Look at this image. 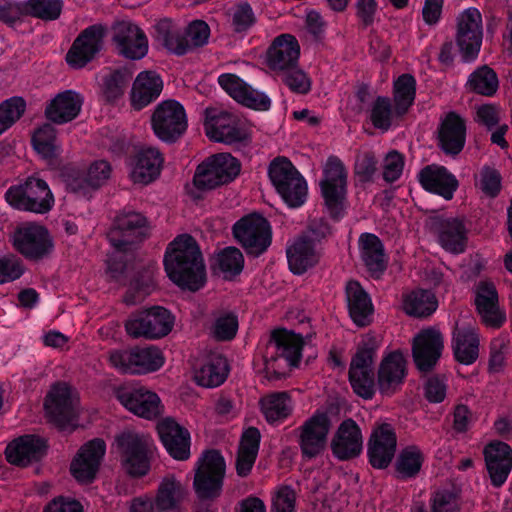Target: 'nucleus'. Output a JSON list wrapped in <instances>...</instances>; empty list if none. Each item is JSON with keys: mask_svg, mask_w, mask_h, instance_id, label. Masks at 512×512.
<instances>
[{"mask_svg": "<svg viewBox=\"0 0 512 512\" xmlns=\"http://www.w3.org/2000/svg\"><path fill=\"white\" fill-rule=\"evenodd\" d=\"M164 267L169 279L182 289L203 287L206 274L198 245L189 235H180L167 247Z\"/></svg>", "mask_w": 512, "mask_h": 512, "instance_id": "obj_1", "label": "nucleus"}, {"mask_svg": "<svg viewBox=\"0 0 512 512\" xmlns=\"http://www.w3.org/2000/svg\"><path fill=\"white\" fill-rule=\"evenodd\" d=\"M303 339L300 335L278 330L273 333L272 340L266 348L263 372L269 379L285 375L283 362L290 367L298 366L302 356Z\"/></svg>", "mask_w": 512, "mask_h": 512, "instance_id": "obj_2", "label": "nucleus"}, {"mask_svg": "<svg viewBox=\"0 0 512 512\" xmlns=\"http://www.w3.org/2000/svg\"><path fill=\"white\" fill-rule=\"evenodd\" d=\"M115 447L123 470L131 476L146 475L150 470L153 443L149 436L133 430H125L115 438Z\"/></svg>", "mask_w": 512, "mask_h": 512, "instance_id": "obj_3", "label": "nucleus"}, {"mask_svg": "<svg viewBox=\"0 0 512 512\" xmlns=\"http://www.w3.org/2000/svg\"><path fill=\"white\" fill-rule=\"evenodd\" d=\"M7 203L21 211L44 214L54 205V196L43 180L35 176L12 185L5 193Z\"/></svg>", "mask_w": 512, "mask_h": 512, "instance_id": "obj_4", "label": "nucleus"}, {"mask_svg": "<svg viewBox=\"0 0 512 512\" xmlns=\"http://www.w3.org/2000/svg\"><path fill=\"white\" fill-rule=\"evenodd\" d=\"M240 169L239 161L231 154H215L198 165L193 183L201 190L214 189L233 181L239 175Z\"/></svg>", "mask_w": 512, "mask_h": 512, "instance_id": "obj_5", "label": "nucleus"}, {"mask_svg": "<svg viewBox=\"0 0 512 512\" xmlns=\"http://www.w3.org/2000/svg\"><path fill=\"white\" fill-rule=\"evenodd\" d=\"M15 250L30 260H41L54 250V239L48 229L34 222L19 225L10 236Z\"/></svg>", "mask_w": 512, "mask_h": 512, "instance_id": "obj_6", "label": "nucleus"}, {"mask_svg": "<svg viewBox=\"0 0 512 512\" xmlns=\"http://www.w3.org/2000/svg\"><path fill=\"white\" fill-rule=\"evenodd\" d=\"M109 363L121 373L147 374L162 368L165 363V357L157 347H137L110 352Z\"/></svg>", "mask_w": 512, "mask_h": 512, "instance_id": "obj_7", "label": "nucleus"}, {"mask_svg": "<svg viewBox=\"0 0 512 512\" xmlns=\"http://www.w3.org/2000/svg\"><path fill=\"white\" fill-rule=\"evenodd\" d=\"M319 186L329 214L338 217L345 208L347 194V171L339 159L330 157L326 161Z\"/></svg>", "mask_w": 512, "mask_h": 512, "instance_id": "obj_8", "label": "nucleus"}, {"mask_svg": "<svg viewBox=\"0 0 512 512\" xmlns=\"http://www.w3.org/2000/svg\"><path fill=\"white\" fill-rule=\"evenodd\" d=\"M233 234L247 254L259 256L271 244L272 231L269 222L260 214L242 217L233 226Z\"/></svg>", "mask_w": 512, "mask_h": 512, "instance_id": "obj_9", "label": "nucleus"}, {"mask_svg": "<svg viewBox=\"0 0 512 512\" xmlns=\"http://www.w3.org/2000/svg\"><path fill=\"white\" fill-rule=\"evenodd\" d=\"M225 461L218 451H205L197 461L194 489L201 499L217 497L222 489Z\"/></svg>", "mask_w": 512, "mask_h": 512, "instance_id": "obj_10", "label": "nucleus"}, {"mask_svg": "<svg viewBox=\"0 0 512 512\" xmlns=\"http://www.w3.org/2000/svg\"><path fill=\"white\" fill-rule=\"evenodd\" d=\"M115 398L130 413L146 420H155L164 412L160 397L153 391L126 384L114 390Z\"/></svg>", "mask_w": 512, "mask_h": 512, "instance_id": "obj_11", "label": "nucleus"}, {"mask_svg": "<svg viewBox=\"0 0 512 512\" xmlns=\"http://www.w3.org/2000/svg\"><path fill=\"white\" fill-rule=\"evenodd\" d=\"M174 316L167 309L154 306L131 316L125 328L135 338L159 339L168 335L174 326Z\"/></svg>", "mask_w": 512, "mask_h": 512, "instance_id": "obj_12", "label": "nucleus"}, {"mask_svg": "<svg viewBox=\"0 0 512 512\" xmlns=\"http://www.w3.org/2000/svg\"><path fill=\"white\" fill-rule=\"evenodd\" d=\"M187 115L182 104L176 100L162 101L152 116V128L163 142L172 143L187 129Z\"/></svg>", "mask_w": 512, "mask_h": 512, "instance_id": "obj_13", "label": "nucleus"}, {"mask_svg": "<svg viewBox=\"0 0 512 512\" xmlns=\"http://www.w3.org/2000/svg\"><path fill=\"white\" fill-rule=\"evenodd\" d=\"M107 446L103 439L94 438L85 442L70 463V473L80 484H91L100 472Z\"/></svg>", "mask_w": 512, "mask_h": 512, "instance_id": "obj_14", "label": "nucleus"}, {"mask_svg": "<svg viewBox=\"0 0 512 512\" xmlns=\"http://www.w3.org/2000/svg\"><path fill=\"white\" fill-rule=\"evenodd\" d=\"M204 128L210 140L226 144L244 141L250 135L245 123L217 109H206Z\"/></svg>", "mask_w": 512, "mask_h": 512, "instance_id": "obj_15", "label": "nucleus"}, {"mask_svg": "<svg viewBox=\"0 0 512 512\" xmlns=\"http://www.w3.org/2000/svg\"><path fill=\"white\" fill-rule=\"evenodd\" d=\"M483 37L482 16L470 7L457 17L456 43L464 61L474 60L481 48Z\"/></svg>", "mask_w": 512, "mask_h": 512, "instance_id": "obj_16", "label": "nucleus"}, {"mask_svg": "<svg viewBox=\"0 0 512 512\" xmlns=\"http://www.w3.org/2000/svg\"><path fill=\"white\" fill-rule=\"evenodd\" d=\"M314 230H310L294 239L287 247L289 269L293 274L301 275L312 268L320 257V239Z\"/></svg>", "mask_w": 512, "mask_h": 512, "instance_id": "obj_17", "label": "nucleus"}, {"mask_svg": "<svg viewBox=\"0 0 512 512\" xmlns=\"http://www.w3.org/2000/svg\"><path fill=\"white\" fill-rule=\"evenodd\" d=\"M45 410L61 428L76 418L79 411L78 393L67 384L54 385L45 400Z\"/></svg>", "mask_w": 512, "mask_h": 512, "instance_id": "obj_18", "label": "nucleus"}, {"mask_svg": "<svg viewBox=\"0 0 512 512\" xmlns=\"http://www.w3.org/2000/svg\"><path fill=\"white\" fill-rule=\"evenodd\" d=\"M374 356V348L365 344L358 348L350 365V384L354 392L364 399H371L375 392Z\"/></svg>", "mask_w": 512, "mask_h": 512, "instance_id": "obj_19", "label": "nucleus"}, {"mask_svg": "<svg viewBox=\"0 0 512 512\" xmlns=\"http://www.w3.org/2000/svg\"><path fill=\"white\" fill-rule=\"evenodd\" d=\"M146 218L137 212H123L115 220L108 232L111 245L117 250H125L127 245L135 244L148 234Z\"/></svg>", "mask_w": 512, "mask_h": 512, "instance_id": "obj_20", "label": "nucleus"}, {"mask_svg": "<svg viewBox=\"0 0 512 512\" xmlns=\"http://www.w3.org/2000/svg\"><path fill=\"white\" fill-rule=\"evenodd\" d=\"M331 427L328 413L317 410L300 428L299 444L302 453L309 458L324 451Z\"/></svg>", "mask_w": 512, "mask_h": 512, "instance_id": "obj_21", "label": "nucleus"}, {"mask_svg": "<svg viewBox=\"0 0 512 512\" xmlns=\"http://www.w3.org/2000/svg\"><path fill=\"white\" fill-rule=\"evenodd\" d=\"M157 433L166 452L177 461H185L191 455V434L175 419L167 417L157 423Z\"/></svg>", "mask_w": 512, "mask_h": 512, "instance_id": "obj_22", "label": "nucleus"}, {"mask_svg": "<svg viewBox=\"0 0 512 512\" xmlns=\"http://www.w3.org/2000/svg\"><path fill=\"white\" fill-rule=\"evenodd\" d=\"M397 448V437L393 427L387 423L376 425L367 445L370 464L376 469H384L392 462Z\"/></svg>", "mask_w": 512, "mask_h": 512, "instance_id": "obj_23", "label": "nucleus"}, {"mask_svg": "<svg viewBox=\"0 0 512 512\" xmlns=\"http://www.w3.org/2000/svg\"><path fill=\"white\" fill-rule=\"evenodd\" d=\"M163 163L164 158L157 148L143 147L128 162L129 179L137 185H148L160 176Z\"/></svg>", "mask_w": 512, "mask_h": 512, "instance_id": "obj_24", "label": "nucleus"}, {"mask_svg": "<svg viewBox=\"0 0 512 512\" xmlns=\"http://www.w3.org/2000/svg\"><path fill=\"white\" fill-rule=\"evenodd\" d=\"M105 30L101 25H93L83 30L74 40L66 55L72 68H82L100 52L103 47Z\"/></svg>", "mask_w": 512, "mask_h": 512, "instance_id": "obj_25", "label": "nucleus"}, {"mask_svg": "<svg viewBox=\"0 0 512 512\" xmlns=\"http://www.w3.org/2000/svg\"><path fill=\"white\" fill-rule=\"evenodd\" d=\"M444 347L443 336L435 328L421 330L413 338L412 354L420 371L431 370L441 357Z\"/></svg>", "mask_w": 512, "mask_h": 512, "instance_id": "obj_26", "label": "nucleus"}, {"mask_svg": "<svg viewBox=\"0 0 512 512\" xmlns=\"http://www.w3.org/2000/svg\"><path fill=\"white\" fill-rule=\"evenodd\" d=\"M113 29V41L121 55L132 60H139L146 56L148 40L136 24L122 21L117 23Z\"/></svg>", "mask_w": 512, "mask_h": 512, "instance_id": "obj_27", "label": "nucleus"}, {"mask_svg": "<svg viewBox=\"0 0 512 512\" xmlns=\"http://www.w3.org/2000/svg\"><path fill=\"white\" fill-rule=\"evenodd\" d=\"M406 359L399 350L384 355L378 369L377 384L380 393L391 396L403 384L406 377Z\"/></svg>", "mask_w": 512, "mask_h": 512, "instance_id": "obj_28", "label": "nucleus"}, {"mask_svg": "<svg viewBox=\"0 0 512 512\" xmlns=\"http://www.w3.org/2000/svg\"><path fill=\"white\" fill-rule=\"evenodd\" d=\"M475 305L486 326L500 327L506 315L499 305L498 293L493 283L480 281L475 287Z\"/></svg>", "mask_w": 512, "mask_h": 512, "instance_id": "obj_29", "label": "nucleus"}, {"mask_svg": "<svg viewBox=\"0 0 512 512\" xmlns=\"http://www.w3.org/2000/svg\"><path fill=\"white\" fill-rule=\"evenodd\" d=\"M331 449L340 460L357 457L363 450V436L360 427L352 419L344 420L338 427Z\"/></svg>", "mask_w": 512, "mask_h": 512, "instance_id": "obj_30", "label": "nucleus"}, {"mask_svg": "<svg viewBox=\"0 0 512 512\" xmlns=\"http://www.w3.org/2000/svg\"><path fill=\"white\" fill-rule=\"evenodd\" d=\"M486 468L494 486H502L512 470V449L500 441L489 443L484 449Z\"/></svg>", "mask_w": 512, "mask_h": 512, "instance_id": "obj_31", "label": "nucleus"}, {"mask_svg": "<svg viewBox=\"0 0 512 512\" xmlns=\"http://www.w3.org/2000/svg\"><path fill=\"white\" fill-rule=\"evenodd\" d=\"M83 97L73 90H65L56 94L47 103L46 118L56 124H64L74 120L80 113Z\"/></svg>", "mask_w": 512, "mask_h": 512, "instance_id": "obj_32", "label": "nucleus"}, {"mask_svg": "<svg viewBox=\"0 0 512 512\" xmlns=\"http://www.w3.org/2000/svg\"><path fill=\"white\" fill-rule=\"evenodd\" d=\"M479 334L470 322L458 324L453 331L452 348L455 359L464 365H471L479 356Z\"/></svg>", "mask_w": 512, "mask_h": 512, "instance_id": "obj_33", "label": "nucleus"}, {"mask_svg": "<svg viewBox=\"0 0 512 512\" xmlns=\"http://www.w3.org/2000/svg\"><path fill=\"white\" fill-rule=\"evenodd\" d=\"M418 179L425 190L440 195L446 200L452 199L458 188L456 177L443 166L425 167L418 174Z\"/></svg>", "mask_w": 512, "mask_h": 512, "instance_id": "obj_34", "label": "nucleus"}, {"mask_svg": "<svg viewBox=\"0 0 512 512\" xmlns=\"http://www.w3.org/2000/svg\"><path fill=\"white\" fill-rule=\"evenodd\" d=\"M45 450L46 443L43 438L36 435H24L9 443L5 454L10 463L25 466L39 460Z\"/></svg>", "mask_w": 512, "mask_h": 512, "instance_id": "obj_35", "label": "nucleus"}, {"mask_svg": "<svg viewBox=\"0 0 512 512\" xmlns=\"http://www.w3.org/2000/svg\"><path fill=\"white\" fill-rule=\"evenodd\" d=\"M300 47L295 37L283 34L277 37L267 53V64L275 71L293 68L299 59Z\"/></svg>", "mask_w": 512, "mask_h": 512, "instance_id": "obj_36", "label": "nucleus"}, {"mask_svg": "<svg viewBox=\"0 0 512 512\" xmlns=\"http://www.w3.org/2000/svg\"><path fill=\"white\" fill-rule=\"evenodd\" d=\"M163 89L161 77L152 71H143L136 77L131 91V104L135 109L143 107L154 101Z\"/></svg>", "mask_w": 512, "mask_h": 512, "instance_id": "obj_37", "label": "nucleus"}, {"mask_svg": "<svg viewBox=\"0 0 512 512\" xmlns=\"http://www.w3.org/2000/svg\"><path fill=\"white\" fill-rule=\"evenodd\" d=\"M187 496V488L173 475L164 477L155 497L157 512H177Z\"/></svg>", "mask_w": 512, "mask_h": 512, "instance_id": "obj_38", "label": "nucleus"}, {"mask_svg": "<svg viewBox=\"0 0 512 512\" xmlns=\"http://www.w3.org/2000/svg\"><path fill=\"white\" fill-rule=\"evenodd\" d=\"M466 127L463 119L449 113L442 121L439 130V143L445 153L457 154L465 144Z\"/></svg>", "mask_w": 512, "mask_h": 512, "instance_id": "obj_39", "label": "nucleus"}, {"mask_svg": "<svg viewBox=\"0 0 512 512\" xmlns=\"http://www.w3.org/2000/svg\"><path fill=\"white\" fill-rule=\"evenodd\" d=\"M346 301L353 322L359 326L366 325L373 313V305L369 295L358 282L350 281L347 283Z\"/></svg>", "mask_w": 512, "mask_h": 512, "instance_id": "obj_40", "label": "nucleus"}, {"mask_svg": "<svg viewBox=\"0 0 512 512\" xmlns=\"http://www.w3.org/2000/svg\"><path fill=\"white\" fill-rule=\"evenodd\" d=\"M228 374L229 366L226 358L213 355L206 358L195 370L194 379L202 387L214 388L223 384Z\"/></svg>", "mask_w": 512, "mask_h": 512, "instance_id": "obj_41", "label": "nucleus"}, {"mask_svg": "<svg viewBox=\"0 0 512 512\" xmlns=\"http://www.w3.org/2000/svg\"><path fill=\"white\" fill-rule=\"evenodd\" d=\"M359 251L362 261L373 276H378L386 268V256L380 239L374 234L364 233L359 238Z\"/></svg>", "mask_w": 512, "mask_h": 512, "instance_id": "obj_42", "label": "nucleus"}, {"mask_svg": "<svg viewBox=\"0 0 512 512\" xmlns=\"http://www.w3.org/2000/svg\"><path fill=\"white\" fill-rule=\"evenodd\" d=\"M110 175L111 166L107 161H95L89 166L84 179H69L67 188L77 195L86 196L91 189H96L103 185Z\"/></svg>", "mask_w": 512, "mask_h": 512, "instance_id": "obj_43", "label": "nucleus"}, {"mask_svg": "<svg viewBox=\"0 0 512 512\" xmlns=\"http://www.w3.org/2000/svg\"><path fill=\"white\" fill-rule=\"evenodd\" d=\"M437 307V298L429 290L415 289L402 295L401 309L409 316L427 317L434 313Z\"/></svg>", "mask_w": 512, "mask_h": 512, "instance_id": "obj_44", "label": "nucleus"}, {"mask_svg": "<svg viewBox=\"0 0 512 512\" xmlns=\"http://www.w3.org/2000/svg\"><path fill=\"white\" fill-rule=\"evenodd\" d=\"M260 433L256 428L244 431L236 459V470L239 476H247L257 457L260 444Z\"/></svg>", "mask_w": 512, "mask_h": 512, "instance_id": "obj_45", "label": "nucleus"}, {"mask_svg": "<svg viewBox=\"0 0 512 512\" xmlns=\"http://www.w3.org/2000/svg\"><path fill=\"white\" fill-rule=\"evenodd\" d=\"M156 40L168 51L177 55L188 52V44L182 28L170 19L160 20L156 26Z\"/></svg>", "mask_w": 512, "mask_h": 512, "instance_id": "obj_46", "label": "nucleus"}, {"mask_svg": "<svg viewBox=\"0 0 512 512\" xmlns=\"http://www.w3.org/2000/svg\"><path fill=\"white\" fill-rule=\"evenodd\" d=\"M438 242L449 253H462L466 245V228L457 219L445 220L441 223Z\"/></svg>", "mask_w": 512, "mask_h": 512, "instance_id": "obj_47", "label": "nucleus"}, {"mask_svg": "<svg viewBox=\"0 0 512 512\" xmlns=\"http://www.w3.org/2000/svg\"><path fill=\"white\" fill-rule=\"evenodd\" d=\"M403 115L397 107H392L387 97H377L368 108V117L372 125L379 130L387 131L395 121Z\"/></svg>", "mask_w": 512, "mask_h": 512, "instance_id": "obj_48", "label": "nucleus"}, {"mask_svg": "<svg viewBox=\"0 0 512 512\" xmlns=\"http://www.w3.org/2000/svg\"><path fill=\"white\" fill-rule=\"evenodd\" d=\"M261 411L269 423H278L286 419L292 409V401L286 393H275L263 397Z\"/></svg>", "mask_w": 512, "mask_h": 512, "instance_id": "obj_49", "label": "nucleus"}, {"mask_svg": "<svg viewBox=\"0 0 512 512\" xmlns=\"http://www.w3.org/2000/svg\"><path fill=\"white\" fill-rule=\"evenodd\" d=\"M32 145L36 153L46 160H51L60 153L56 130L50 124H44L34 132Z\"/></svg>", "mask_w": 512, "mask_h": 512, "instance_id": "obj_50", "label": "nucleus"}, {"mask_svg": "<svg viewBox=\"0 0 512 512\" xmlns=\"http://www.w3.org/2000/svg\"><path fill=\"white\" fill-rule=\"evenodd\" d=\"M215 268L225 279L240 274L244 267V257L235 247H227L215 256Z\"/></svg>", "mask_w": 512, "mask_h": 512, "instance_id": "obj_51", "label": "nucleus"}, {"mask_svg": "<svg viewBox=\"0 0 512 512\" xmlns=\"http://www.w3.org/2000/svg\"><path fill=\"white\" fill-rule=\"evenodd\" d=\"M424 462V454L419 447L410 445L403 448L396 459V472L402 478H410L419 473Z\"/></svg>", "mask_w": 512, "mask_h": 512, "instance_id": "obj_52", "label": "nucleus"}, {"mask_svg": "<svg viewBox=\"0 0 512 512\" xmlns=\"http://www.w3.org/2000/svg\"><path fill=\"white\" fill-rule=\"evenodd\" d=\"M416 81L413 76L403 74L394 81L393 99L398 112L405 114L415 99Z\"/></svg>", "mask_w": 512, "mask_h": 512, "instance_id": "obj_53", "label": "nucleus"}, {"mask_svg": "<svg viewBox=\"0 0 512 512\" xmlns=\"http://www.w3.org/2000/svg\"><path fill=\"white\" fill-rule=\"evenodd\" d=\"M467 85L476 93L492 96L497 91L499 82L496 73L491 68L483 66L470 75Z\"/></svg>", "mask_w": 512, "mask_h": 512, "instance_id": "obj_54", "label": "nucleus"}, {"mask_svg": "<svg viewBox=\"0 0 512 512\" xmlns=\"http://www.w3.org/2000/svg\"><path fill=\"white\" fill-rule=\"evenodd\" d=\"M26 106V101L20 96L10 97L0 103V135L23 116Z\"/></svg>", "mask_w": 512, "mask_h": 512, "instance_id": "obj_55", "label": "nucleus"}, {"mask_svg": "<svg viewBox=\"0 0 512 512\" xmlns=\"http://www.w3.org/2000/svg\"><path fill=\"white\" fill-rule=\"evenodd\" d=\"M268 175L276 190L285 191L284 185L301 174L288 159L276 158L269 165Z\"/></svg>", "mask_w": 512, "mask_h": 512, "instance_id": "obj_56", "label": "nucleus"}, {"mask_svg": "<svg viewBox=\"0 0 512 512\" xmlns=\"http://www.w3.org/2000/svg\"><path fill=\"white\" fill-rule=\"evenodd\" d=\"M284 188L285 191H276L289 207L296 208L304 204L307 198L308 187L302 175L290 179V182L286 183Z\"/></svg>", "mask_w": 512, "mask_h": 512, "instance_id": "obj_57", "label": "nucleus"}, {"mask_svg": "<svg viewBox=\"0 0 512 512\" xmlns=\"http://www.w3.org/2000/svg\"><path fill=\"white\" fill-rule=\"evenodd\" d=\"M131 75L121 71L103 73L98 81L103 86V94L108 101L114 100L123 93Z\"/></svg>", "mask_w": 512, "mask_h": 512, "instance_id": "obj_58", "label": "nucleus"}, {"mask_svg": "<svg viewBox=\"0 0 512 512\" xmlns=\"http://www.w3.org/2000/svg\"><path fill=\"white\" fill-rule=\"evenodd\" d=\"M460 498L454 488L437 490L431 498V512H459Z\"/></svg>", "mask_w": 512, "mask_h": 512, "instance_id": "obj_59", "label": "nucleus"}, {"mask_svg": "<svg viewBox=\"0 0 512 512\" xmlns=\"http://www.w3.org/2000/svg\"><path fill=\"white\" fill-rule=\"evenodd\" d=\"M62 6L61 0H28L26 11L44 20H54L60 16Z\"/></svg>", "mask_w": 512, "mask_h": 512, "instance_id": "obj_60", "label": "nucleus"}, {"mask_svg": "<svg viewBox=\"0 0 512 512\" xmlns=\"http://www.w3.org/2000/svg\"><path fill=\"white\" fill-rule=\"evenodd\" d=\"M476 187L485 195L494 197L501 188V176L491 167L484 166L475 178Z\"/></svg>", "mask_w": 512, "mask_h": 512, "instance_id": "obj_61", "label": "nucleus"}, {"mask_svg": "<svg viewBox=\"0 0 512 512\" xmlns=\"http://www.w3.org/2000/svg\"><path fill=\"white\" fill-rule=\"evenodd\" d=\"M296 492L290 486H279L272 493L271 512H296Z\"/></svg>", "mask_w": 512, "mask_h": 512, "instance_id": "obj_62", "label": "nucleus"}, {"mask_svg": "<svg viewBox=\"0 0 512 512\" xmlns=\"http://www.w3.org/2000/svg\"><path fill=\"white\" fill-rule=\"evenodd\" d=\"M237 102L257 111H268L272 104L270 97L265 92L255 89L249 84H247Z\"/></svg>", "mask_w": 512, "mask_h": 512, "instance_id": "obj_63", "label": "nucleus"}, {"mask_svg": "<svg viewBox=\"0 0 512 512\" xmlns=\"http://www.w3.org/2000/svg\"><path fill=\"white\" fill-rule=\"evenodd\" d=\"M237 102L257 111H268L272 104L270 97L265 92L255 89L249 84H247Z\"/></svg>", "mask_w": 512, "mask_h": 512, "instance_id": "obj_64", "label": "nucleus"}]
</instances>
